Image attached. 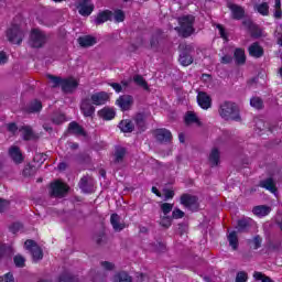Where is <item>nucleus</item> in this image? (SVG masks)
I'll return each mask as SVG.
<instances>
[{"mask_svg":"<svg viewBox=\"0 0 282 282\" xmlns=\"http://www.w3.org/2000/svg\"><path fill=\"white\" fill-rule=\"evenodd\" d=\"M118 128L121 133H144L147 131V113L137 112L131 119H122Z\"/></svg>","mask_w":282,"mask_h":282,"instance_id":"nucleus-1","label":"nucleus"},{"mask_svg":"<svg viewBox=\"0 0 282 282\" xmlns=\"http://www.w3.org/2000/svg\"><path fill=\"white\" fill-rule=\"evenodd\" d=\"M174 30L183 39L193 36V34H195V15L187 14L178 18V26H176Z\"/></svg>","mask_w":282,"mask_h":282,"instance_id":"nucleus-2","label":"nucleus"},{"mask_svg":"<svg viewBox=\"0 0 282 282\" xmlns=\"http://www.w3.org/2000/svg\"><path fill=\"white\" fill-rule=\"evenodd\" d=\"M218 113L224 120H235L239 122L241 120V116H239V107L237 104L231 101H225L219 106Z\"/></svg>","mask_w":282,"mask_h":282,"instance_id":"nucleus-3","label":"nucleus"},{"mask_svg":"<svg viewBox=\"0 0 282 282\" xmlns=\"http://www.w3.org/2000/svg\"><path fill=\"white\" fill-rule=\"evenodd\" d=\"M29 43L31 47L35 50H41V47H45L47 43V35L40 29H32L29 37Z\"/></svg>","mask_w":282,"mask_h":282,"instance_id":"nucleus-4","label":"nucleus"},{"mask_svg":"<svg viewBox=\"0 0 282 282\" xmlns=\"http://www.w3.org/2000/svg\"><path fill=\"white\" fill-rule=\"evenodd\" d=\"M181 53L178 61L183 67H188V65H193V52H195V48L191 44H183L180 45Z\"/></svg>","mask_w":282,"mask_h":282,"instance_id":"nucleus-5","label":"nucleus"},{"mask_svg":"<svg viewBox=\"0 0 282 282\" xmlns=\"http://www.w3.org/2000/svg\"><path fill=\"white\" fill-rule=\"evenodd\" d=\"M7 37L9 43L13 45H21L23 43V31L19 24H12L10 29L7 30Z\"/></svg>","mask_w":282,"mask_h":282,"instance_id":"nucleus-6","label":"nucleus"},{"mask_svg":"<svg viewBox=\"0 0 282 282\" xmlns=\"http://www.w3.org/2000/svg\"><path fill=\"white\" fill-rule=\"evenodd\" d=\"M152 133L160 144H170V142H173V133L166 128L155 129Z\"/></svg>","mask_w":282,"mask_h":282,"instance_id":"nucleus-7","label":"nucleus"},{"mask_svg":"<svg viewBox=\"0 0 282 282\" xmlns=\"http://www.w3.org/2000/svg\"><path fill=\"white\" fill-rule=\"evenodd\" d=\"M26 250H30L34 263L43 259V249L36 245V241L29 239L24 242Z\"/></svg>","mask_w":282,"mask_h":282,"instance_id":"nucleus-8","label":"nucleus"},{"mask_svg":"<svg viewBox=\"0 0 282 282\" xmlns=\"http://www.w3.org/2000/svg\"><path fill=\"white\" fill-rule=\"evenodd\" d=\"M67 193H69V186H67V184L61 181L51 183V197H63L67 195Z\"/></svg>","mask_w":282,"mask_h":282,"instance_id":"nucleus-9","label":"nucleus"},{"mask_svg":"<svg viewBox=\"0 0 282 282\" xmlns=\"http://www.w3.org/2000/svg\"><path fill=\"white\" fill-rule=\"evenodd\" d=\"M253 226H257L254 219L250 217H242L237 220L236 229L238 230V232L248 234L250 232V230H252Z\"/></svg>","mask_w":282,"mask_h":282,"instance_id":"nucleus-10","label":"nucleus"},{"mask_svg":"<svg viewBox=\"0 0 282 282\" xmlns=\"http://www.w3.org/2000/svg\"><path fill=\"white\" fill-rule=\"evenodd\" d=\"M242 25L246 28L252 39H261V36H263V31H261V28L254 24L252 20H243Z\"/></svg>","mask_w":282,"mask_h":282,"instance_id":"nucleus-11","label":"nucleus"},{"mask_svg":"<svg viewBox=\"0 0 282 282\" xmlns=\"http://www.w3.org/2000/svg\"><path fill=\"white\" fill-rule=\"evenodd\" d=\"M80 111H82L84 118H94V116L96 113V107L94 106V104L91 102V99H89V97L82 99Z\"/></svg>","mask_w":282,"mask_h":282,"instance_id":"nucleus-12","label":"nucleus"},{"mask_svg":"<svg viewBox=\"0 0 282 282\" xmlns=\"http://www.w3.org/2000/svg\"><path fill=\"white\" fill-rule=\"evenodd\" d=\"M76 8L82 17H90L96 7L91 3V0H77Z\"/></svg>","mask_w":282,"mask_h":282,"instance_id":"nucleus-13","label":"nucleus"},{"mask_svg":"<svg viewBox=\"0 0 282 282\" xmlns=\"http://www.w3.org/2000/svg\"><path fill=\"white\" fill-rule=\"evenodd\" d=\"M90 102L95 105V107H102V105H107L109 102V93L107 91H98L95 94H91L90 97H88Z\"/></svg>","mask_w":282,"mask_h":282,"instance_id":"nucleus-14","label":"nucleus"},{"mask_svg":"<svg viewBox=\"0 0 282 282\" xmlns=\"http://www.w3.org/2000/svg\"><path fill=\"white\" fill-rule=\"evenodd\" d=\"M198 202H199V198H197V196L195 195L185 193L181 196V204L185 208H197Z\"/></svg>","mask_w":282,"mask_h":282,"instance_id":"nucleus-15","label":"nucleus"},{"mask_svg":"<svg viewBox=\"0 0 282 282\" xmlns=\"http://www.w3.org/2000/svg\"><path fill=\"white\" fill-rule=\"evenodd\" d=\"M116 105L120 107L121 111H129L133 106V96L122 95L117 99Z\"/></svg>","mask_w":282,"mask_h":282,"instance_id":"nucleus-16","label":"nucleus"},{"mask_svg":"<svg viewBox=\"0 0 282 282\" xmlns=\"http://www.w3.org/2000/svg\"><path fill=\"white\" fill-rule=\"evenodd\" d=\"M75 89H78V80L73 77L62 79V91L64 94H72Z\"/></svg>","mask_w":282,"mask_h":282,"instance_id":"nucleus-17","label":"nucleus"},{"mask_svg":"<svg viewBox=\"0 0 282 282\" xmlns=\"http://www.w3.org/2000/svg\"><path fill=\"white\" fill-rule=\"evenodd\" d=\"M197 104L200 109H210L213 107V99L205 91H199L197 95Z\"/></svg>","mask_w":282,"mask_h":282,"instance_id":"nucleus-18","label":"nucleus"},{"mask_svg":"<svg viewBox=\"0 0 282 282\" xmlns=\"http://www.w3.org/2000/svg\"><path fill=\"white\" fill-rule=\"evenodd\" d=\"M228 8L231 12V19H234V21H241V19H245L246 9H243V7L231 3L228 6Z\"/></svg>","mask_w":282,"mask_h":282,"instance_id":"nucleus-19","label":"nucleus"},{"mask_svg":"<svg viewBox=\"0 0 282 282\" xmlns=\"http://www.w3.org/2000/svg\"><path fill=\"white\" fill-rule=\"evenodd\" d=\"M107 21H113V11L111 10L100 11L95 19L96 25H102V23H107Z\"/></svg>","mask_w":282,"mask_h":282,"instance_id":"nucleus-20","label":"nucleus"},{"mask_svg":"<svg viewBox=\"0 0 282 282\" xmlns=\"http://www.w3.org/2000/svg\"><path fill=\"white\" fill-rule=\"evenodd\" d=\"M9 155L11 158V160H13L14 164H22L24 158H23V153L21 152V148L17 147V145H12L9 149Z\"/></svg>","mask_w":282,"mask_h":282,"instance_id":"nucleus-21","label":"nucleus"},{"mask_svg":"<svg viewBox=\"0 0 282 282\" xmlns=\"http://www.w3.org/2000/svg\"><path fill=\"white\" fill-rule=\"evenodd\" d=\"M110 224H111L115 232H122V230H124V228H127V225H124V223H120V216L117 213L111 214Z\"/></svg>","mask_w":282,"mask_h":282,"instance_id":"nucleus-22","label":"nucleus"},{"mask_svg":"<svg viewBox=\"0 0 282 282\" xmlns=\"http://www.w3.org/2000/svg\"><path fill=\"white\" fill-rule=\"evenodd\" d=\"M98 116L101 118V120H113L116 118V110L111 107H104L100 110H98Z\"/></svg>","mask_w":282,"mask_h":282,"instance_id":"nucleus-23","label":"nucleus"},{"mask_svg":"<svg viewBox=\"0 0 282 282\" xmlns=\"http://www.w3.org/2000/svg\"><path fill=\"white\" fill-rule=\"evenodd\" d=\"M164 39V32L162 30L158 29L150 39V47L151 50H158L160 46V42Z\"/></svg>","mask_w":282,"mask_h":282,"instance_id":"nucleus-24","label":"nucleus"},{"mask_svg":"<svg viewBox=\"0 0 282 282\" xmlns=\"http://www.w3.org/2000/svg\"><path fill=\"white\" fill-rule=\"evenodd\" d=\"M85 281L84 278H78L77 275H74L69 273L68 271H64L57 276V282H83Z\"/></svg>","mask_w":282,"mask_h":282,"instance_id":"nucleus-25","label":"nucleus"},{"mask_svg":"<svg viewBox=\"0 0 282 282\" xmlns=\"http://www.w3.org/2000/svg\"><path fill=\"white\" fill-rule=\"evenodd\" d=\"M252 213L256 215V217H268V215L272 213V207L268 205H257L252 208Z\"/></svg>","mask_w":282,"mask_h":282,"instance_id":"nucleus-26","label":"nucleus"},{"mask_svg":"<svg viewBox=\"0 0 282 282\" xmlns=\"http://www.w3.org/2000/svg\"><path fill=\"white\" fill-rule=\"evenodd\" d=\"M260 188H265L270 193H276L279 189L276 188V183H274V178L268 177L265 180L260 181L259 183Z\"/></svg>","mask_w":282,"mask_h":282,"instance_id":"nucleus-27","label":"nucleus"},{"mask_svg":"<svg viewBox=\"0 0 282 282\" xmlns=\"http://www.w3.org/2000/svg\"><path fill=\"white\" fill-rule=\"evenodd\" d=\"M221 160V153L219 152L218 148H214L208 156L209 164L212 169H215V166H219V161Z\"/></svg>","mask_w":282,"mask_h":282,"instance_id":"nucleus-28","label":"nucleus"},{"mask_svg":"<svg viewBox=\"0 0 282 282\" xmlns=\"http://www.w3.org/2000/svg\"><path fill=\"white\" fill-rule=\"evenodd\" d=\"M68 133H72L73 135H87V132H85V128H83V126H79V123L76 121H72L68 124Z\"/></svg>","mask_w":282,"mask_h":282,"instance_id":"nucleus-29","label":"nucleus"},{"mask_svg":"<svg viewBox=\"0 0 282 282\" xmlns=\"http://www.w3.org/2000/svg\"><path fill=\"white\" fill-rule=\"evenodd\" d=\"M249 55L252 56V58H261L263 56L264 51L263 48L259 45V42L252 43L249 48Z\"/></svg>","mask_w":282,"mask_h":282,"instance_id":"nucleus-30","label":"nucleus"},{"mask_svg":"<svg viewBox=\"0 0 282 282\" xmlns=\"http://www.w3.org/2000/svg\"><path fill=\"white\" fill-rule=\"evenodd\" d=\"M236 65H246V51L243 48H236L234 52Z\"/></svg>","mask_w":282,"mask_h":282,"instance_id":"nucleus-31","label":"nucleus"},{"mask_svg":"<svg viewBox=\"0 0 282 282\" xmlns=\"http://www.w3.org/2000/svg\"><path fill=\"white\" fill-rule=\"evenodd\" d=\"M227 241L232 250H239V236L237 235V231L229 232Z\"/></svg>","mask_w":282,"mask_h":282,"instance_id":"nucleus-32","label":"nucleus"},{"mask_svg":"<svg viewBox=\"0 0 282 282\" xmlns=\"http://www.w3.org/2000/svg\"><path fill=\"white\" fill-rule=\"evenodd\" d=\"M113 282H133V278L127 271H119L113 275Z\"/></svg>","mask_w":282,"mask_h":282,"instance_id":"nucleus-33","label":"nucleus"},{"mask_svg":"<svg viewBox=\"0 0 282 282\" xmlns=\"http://www.w3.org/2000/svg\"><path fill=\"white\" fill-rule=\"evenodd\" d=\"M77 41L80 47H93V45L96 43V37L91 35H86V36L78 37Z\"/></svg>","mask_w":282,"mask_h":282,"instance_id":"nucleus-34","label":"nucleus"},{"mask_svg":"<svg viewBox=\"0 0 282 282\" xmlns=\"http://www.w3.org/2000/svg\"><path fill=\"white\" fill-rule=\"evenodd\" d=\"M19 131L22 133V138L25 142L32 140L34 138V131L30 126H22L20 127Z\"/></svg>","mask_w":282,"mask_h":282,"instance_id":"nucleus-35","label":"nucleus"},{"mask_svg":"<svg viewBox=\"0 0 282 282\" xmlns=\"http://www.w3.org/2000/svg\"><path fill=\"white\" fill-rule=\"evenodd\" d=\"M124 155H127V148L117 147L115 149V162L116 164H120L124 160Z\"/></svg>","mask_w":282,"mask_h":282,"instance_id":"nucleus-36","label":"nucleus"},{"mask_svg":"<svg viewBox=\"0 0 282 282\" xmlns=\"http://www.w3.org/2000/svg\"><path fill=\"white\" fill-rule=\"evenodd\" d=\"M184 122L185 124H200L199 122V118H197V115H195V112H191L188 111L186 115H185V118H184Z\"/></svg>","mask_w":282,"mask_h":282,"instance_id":"nucleus-37","label":"nucleus"},{"mask_svg":"<svg viewBox=\"0 0 282 282\" xmlns=\"http://www.w3.org/2000/svg\"><path fill=\"white\" fill-rule=\"evenodd\" d=\"M112 19L115 23H123L124 19H127V14H124V11H122V9H116L112 12Z\"/></svg>","mask_w":282,"mask_h":282,"instance_id":"nucleus-38","label":"nucleus"},{"mask_svg":"<svg viewBox=\"0 0 282 282\" xmlns=\"http://www.w3.org/2000/svg\"><path fill=\"white\" fill-rule=\"evenodd\" d=\"M41 109H43V104L40 100H34L28 107V112L29 113H39V111H41Z\"/></svg>","mask_w":282,"mask_h":282,"instance_id":"nucleus-39","label":"nucleus"},{"mask_svg":"<svg viewBox=\"0 0 282 282\" xmlns=\"http://www.w3.org/2000/svg\"><path fill=\"white\" fill-rule=\"evenodd\" d=\"M249 246H252L253 250H259L263 243V238L259 235H256L251 240H248Z\"/></svg>","mask_w":282,"mask_h":282,"instance_id":"nucleus-40","label":"nucleus"},{"mask_svg":"<svg viewBox=\"0 0 282 282\" xmlns=\"http://www.w3.org/2000/svg\"><path fill=\"white\" fill-rule=\"evenodd\" d=\"M133 80L135 85H138L139 87H142L145 91H149V83H147V80L144 79V77H142V75H135L133 77Z\"/></svg>","mask_w":282,"mask_h":282,"instance_id":"nucleus-41","label":"nucleus"},{"mask_svg":"<svg viewBox=\"0 0 282 282\" xmlns=\"http://www.w3.org/2000/svg\"><path fill=\"white\" fill-rule=\"evenodd\" d=\"M257 12L261 14L262 17H268L270 14V6L268 2H262L257 6Z\"/></svg>","mask_w":282,"mask_h":282,"instance_id":"nucleus-42","label":"nucleus"},{"mask_svg":"<svg viewBox=\"0 0 282 282\" xmlns=\"http://www.w3.org/2000/svg\"><path fill=\"white\" fill-rule=\"evenodd\" d=\"M22 173H23L24 177H32V176L36 175V166L29 163L25 165Z\"/></svg>","mask_w":282,"mask_h":282,"instance_id":"nucleus-43","label":"nucleus"},{"mask_svg":"<svg viewBox=\"0 0 282 282\" xmlns=\"http://www.w3.org/2000/svg\"><path fill=\"white\" fill-rule=\"evenodd\" d=\"M47 78L53 84L52 85L53 89H56V87H62V85H63V78L62 77L48 74Z\"/></svg>","mask_w":282,"mask_h":282,"instance_id":"nucleus-44","label":"nucleus"},{"mask_svg":"<svg viewBox=\"0 0 282 282\" xmlns=\"http://www.w3.org/2000/svg\"><path fill=\"white\" fill-rule=\"evenodd\" d=\"M159 225L162 228H171V226H173L172 216H161V220H160Z\"/></svg>","mask_w":282,"mask_h":282,"instance_id":"nucleus-45","label":"nucleus"},{"mask_svg":"<svg viewBox=\"0 0 282 282\" xmlns=\"http://www.w3.org/2000/svg\"><path fill=\"white\" fill-rule=\"evenodd\" d=\"M78 186L83 193H89V180L87 176H83L78 183Z\"/></svg>","mask_w":282,"mask_h":282,"instance_id":"nucleus-46","label":"nucleus"},{"mask_svg":"<svg viewBox=\"0 0 282 282\" xmlns=\"http://www.w3.org/2000/svg\"><path fill=\"white\" fill-rule=\"evenodd\" d=\"M250 106L253 107V109H263V99H261V97H252L250 99Z\"/></svg>","mask_w":282,"mask_h":282,"instance_id":"nucleus-47","label":"nucleus"},{"mask_svg":"<svg viewBox=\"0 0 282 282\" xmlns=\"http://www.w3.org/2000/svg\"><path fill=\"white\" fill-rule=\"evenodd\" d=\"M13 262L15 264V268H25V258H23V256H14Z\"/></svg>","mask_w":282,"mask_h":282,"instance_id":"nucleus-48","label":"nucleus"},{"mask_svg":"<svg viewBox=\"0 0 282 282\" xmlns=\"http://www.w3.org/2000/svg\"><path fill=\"white\" fill-rule=\"evenodd\" d=\"M161 210L163 213V216H169V214L173 210V204L171 203L161 204Z\"/></svg>","mask_w":282,"mask_h":282,"instance_id":"nucleus-49","label":"nucleus"},{"mask_svg":"<svg viewBox=\"0 0 282 282\" xmlns=\"http://www.w3.org/2000/svg\"><path fill=\"white\" fill-rule=\"evenodd\" d=\"M185 215L186 214L184 212H182V209L176 207L173 209L171 217H172V219H184Z\"/></svg>","mask_w":282,"mask_h":282,"instance_id":"nucleus-50","label":"nucleus"},{"mask_svg":"<svg viewBox=\"0 0 282 282\" xmlns=\"http://www.w3.org/2000/svg\"><path fill=\"white\" fill-rule=\"evenodd\" d=\"M23 228V225L21 223H13L9 226V232H12V235H17L19 230Z\"/></svg>","mask_w":282,"mask_h":282,"instance_id":"nucleus-51","label":"nucleus"},{"mask_svg":"<svg viewBox=\"0 0 282 282\" xmlns=\"http://www.w3.org/2000/svg\"><path fill=\"white\" fill-rule=\"evenodd\" d=\"M236 282H248V272L239 271L236 274Z\"/></svg>","mask_w":282,"mask_h":282,"instance_id":"nucleus-52","label":"nucleus"},{"mask_svg":"<svg viewBox=\"0 0 282 282\" xmlns=\"http://www.w3.org/2000/svg\"><path fill=\"white\" fill-rule=\"evenodd\" d=\"M100 265L108 272H111V270H116V264H113L112 262H109V261H101Z\"/></svg>","mask_w":282,"mask_h":282,"instance_id":"nucleus-53","label":"nucleus"},{"mask_svg":"<svg viewBox=\"0 0 282 282\" xmlns=\"http://www.w3.org/2000/svg\"><path fill=\"white\" fill-rule=\"evenodd\" d=\"M64 120H65V115L59 113L52 118V123L53 124H63Z\"/></svg>","mask_w":282,"mask_h":282,"instance_id":"nucleus-54","label":"nucleus"},{"mask_svg":"<svg viewBox=\"0 0 282 282\" xmlns=\"http://www.w3.org/2000/svg\"><path fill=\"white\" fill-rule=\"evenodd\" d=\"M0 279L2 282H14V274H12V272H8L4 275H2Z\"/></svg>","mask_w":282,"mask_h":282,"instance_id":"nucleus-55","label":"nucleus"},{"mask_svg":"<svg viewBox=\"0 0 282 282\" xmlns=\"http://www.w3.org/2000/svg\"><path fill=\"white\" fill-rule=\"evenodd\" d=\"M7 130L9 133H17V131H19V126H17L14 122H10L7 124Z\"/></svg>","mask_w":282,"mask_h":282,"instance_id":"nucleus-56","label":"nucleus"},{"mask_svg":"<svg viewBox=\"0 0 282 282\" xmlns=\"http://www.w3.org/2000/svg\"><path fill=\"white\" fill-rule=\"evenodd\" d=\"M220 63L223 65H230V63H232V56L231 55H224L221 58H220Z\"/></svg>","mask_w":282,"mask_h":282,"instance_id":"nucleus-57","label":"nucleus"},{"mask_svg":"<svg viewBox=\"0 0 282 282\" xmlns=\"http://www.w3.org/2000/svg\"><path fill=\"white\" fill-rule=\"evenodd\" d=\"M8 63V55L6 52L0 51V65H6Z\"/></svg>","mask_w":282,"mask_h":282,"instance_id":"nucleus-58","label":"nucleus"},{"mask_svg":"<svg viewBox=\"0 0 282 282\" xmlns=\"http://www.w3.org/2000/svg\"><path fill=\"white\" fill-rule=\"evenodd\" d=\"M217 29L219 30V34L221 39H228V35L226 34V29H224V25L218 24Z\"/></svg>","mask_w":282,"mask_h":282,"instance_id":"nucleus-59","label":"nucleus"},{"mask_svg":"<svg viewBox=\"0 0 282 282\" xmlns=\"http://www.w3.org/2000/svg\"><path fill=\"white\" fill-rule=\"evenodd\" d=\"M110 87H112V89H115L117 94H120V91H122V85H120L119 83H111Z\"/></svg>","mask_w":282,"mask_h":282,"instance_id":"nucleus-60","label":"nucleus"},{"mask_svg":"<svg viewBox=\"0 0 282 282\" xmlns=\"http://www.w3.org/2000/svg\"><path fill=\"white\" fill-rule=\"evenodd\" d=\"M264 278H265V274H262V273L259 272V271L253 272V279H254L256 281H262Z\"/></svg>","mask_w":282,"mask_h":282,"instance_id":"nucleus-61","label":"nucleus"},{"mask_svg":"<svg viewBox=\"0 0 282 282\" xmlns=\"http://www.w3.org/2000/svg\"><path fill=\"white\" fill-rule=\"evenodd\" d=\"M8 208V200L0 198V213H4Z\"/></svg>","mask_w":282,"mask_h":282,"instance_id":"nucleus-62","label":"nucleus"},{"mask_svg":"<svg viewBox=\"0 0 282 282\" xmlns=\"http://www.w3.org/2000/svg\"><path fill=\"white\" fill-rule=\"evenodd\" d=\"M6 252H8V246L6 245H0V259L2 257H6Z\"/></svg>","mask_w":282,"mask_h":282,"instance_id":"nucleus-63","label":"nucleus"},{"mask_svg":"<svg viewBox=\"0 0 282 282\" xmlns=\"http://www.w3.org/2000/svg\"><path fill=\"white\" fill-rule=\"evenodd\" d=\"M273 17L278 20L282 19V9H274Z\"/></svg>","mask_w":282,"mask_h":282,"instance_id":"nucleus-64","label":"nucleus"}]
</instances>
